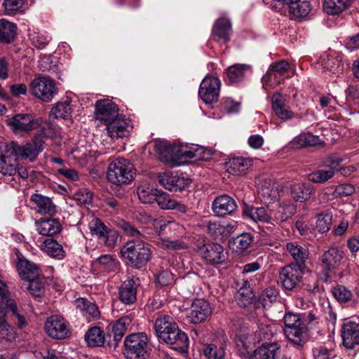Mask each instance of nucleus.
<instances>
[{
    "label": "nucleus",
    "mask_w": 359,
    "mask_h": 359,
    "mask_svg": "<svg viewBox=\"0 0 359 359\" xmlns=\"http://www.w3.org/2000/svg\"><path fill=\"white\" fill-rule=\"evenodd\" d=\"M43 142V137L37 136L34 138V144H27L22 147L14 142L2 145L0 147V172L4 175H15L19 165L18 155L23 158H29L32 161L41 149Z\"/></svg>",
    "instance_id": "1"
},
{
    "label": "nucleus",
    "mask_w": 359,
    "mask_h": 359,
    "mask_svg": "<svg viewBox=\"0 0 359 359\" xmlns=\"http://www.w3.org/2000/svg\"><path fill=\"white\" fill-rule=\"evenodd\" d=\"M155 330L158 338L167 344L175 345V348L184 352L188 347V337L182 332L177 324L169 316L156 319Z\"/></svg>",
    "instance_id": "2"
},
{
    "label": "nucleus",
    "mask_w": 359,
    "mask_h": 359,
    "mask_svg": "<svg viewBox=\"0 0 359 359\" xmlns=\"http://www.w3.org/2000/svg\"><path fill=\"white\" fill-rule=\"evenodd\" d=\"M16 304L11 298L6 285L0 281V338L12 341L15 338L14 328L8 325L7 318L8 313H15Z\"/></svg>",
    "instance_id": "3"
},
{
    "label": "nucleus",
    "mask_w": 359,
    "mask_h": 359,
    "mask_svg": "<svg viewBox=\"0 0 359 359\" xmlns=\"http://www.w3.org/2000/svg\"><path fill=\"white\" fill-rule=\"evenodd\" d=\"M135 175L133 165L123 158L111 163L107 170L108 180L117 185L130 182L134 179Z\"/></svg>",
    "instance_id": "4"
},
{
    "label": "nucleus",
    "mask_w": 359,
    "mask_h": 359,
    "mask_svg": "<svg viewBox=\"0 0 359 359\" xmlns=\"http://www.w3.org/2000/svg\"><path fill=\"white\" fill-rule=\"evenodd\" d=\"M121 253L131 265L137 268L144 264L149 260L150 255L148 248L144 243L138 241H128L121 249Z\"/></svg>",
    "instance_id": "5"
},
{
    "label": "nucleus",
    "mask_w": 359,
    "mask_h": 359,
    "mask_svg": "<svg viewBox=\"0 0 359 359\" xmlns=\"http://www.w3.org/2000/svg\"><path fill=\"white\" fill-rule=\"evenodd\" d=\"M125 354L130 359H145L147 351V337L144 334H133L126 339Z\"/></svg>",
    "instance_id": "6"
},
{
    "label": "nucleus",
    "mask_w": 359,
    "mask_h": 359,
    "mask_svg": "<svg viewBox=\"0 0 359 359\" xmlns=\"http://www.w3.org/2000/svg\"><path fill=\"white\" fill-rule=\"evenodd\" d=\"M8 125L15 134L28 133L39 126V120L34 119L29 114H16L7 121Z\"/></svg>",
    "instance_id": "7"
},
{
    "label": "nucleus",
    "mask_w": 359,
    "mask_h": 359,
    "mask_svg": "<svg viewBox=\"0 0 359 359\" xmlns=\"http://www.w3.org/2000/svg\"><path fill=\"white\" fill-rule=\"evenodd\" d=\"M120 116L121 114H118L117 105L111 100L106 99L97 102L96 118L104 122L105 125Z\"/></svg>",
    "instance_id": "8"
},
{
    "label": "nucleus",
    "mask_w": 359,
    "mask_h": 359,
    "mask_svg": "<svg viewBox=\"0 0 359 359\" xmlns=\"http://www.w3.org/2000/svg\"><path fill=\"white\" fill-rule=\"evenodd\" d=\"M287 188L291 198L299 203L306 202L314 193V187L311 184L303 181L292 182Z\"/></svg>",
    "instance_id": "9"
},
{
    "label": "nucleus",
    "mask_w": 359,
    "mask_h": 359,
    "mask_svg": "<svg viewBox=\"0 0 359 359\" xmlns=\"http://www.w3.org/2000/svg\"><path fill=\"white\" fill-rule=\"evenodd\" d=\"M302 273V264H291L282 269L280 278L283 286L287 290H291L300 282Z\"/></svg>",
    "instance_id": "10"
},
{
    "label": "nucleus",
    "mask_w": 359,
    "mask_h": 359,
    "mask_svg": "<svg viewBox=\"0 0 359 359\" xmlns=\"http://www.w3.org/2000/svg\"><path fill=\"white\" fill-rule=\"evenodd\" d=\"M321 65L323 69L334 74H339L344 70L343 55L341 53L330 50L321 56Z\"/></svg>",
    "instance_id": "11"
},
{
    "label": "nucleus",
    "mask_w": 359,
    "mask_h": 359,
    "mask_svg": "<svg viewBox=\"0 0 359 359\" xmlns=\"http://www.w3.org/2000/svg\"><path fill=\"white\" fill-rule=\"evenodd\" d=\"M45 329L48 334L54 339H62L69 334L65 320L57 316H53L48 318Z\"/></svg>",
    "instance_id": "12"
},
{
    "label": "nucleus",
    "mask_w": 359,
    "mask_h": 359,
    "mask_svg": "<svg viewBox=\"0 0 359 359\" xmlns=\"http://www.w3.org/2000/svg\"><path fill=\"white\" fill-rule=\"evenodd\" d=\"M180 145H170L161 142L156 144V149L161 161L172 165L180 163Z\"/></svg>",
    "instance_id": "13"
},
{
    "label": "nucleus",
    "mask_w": 359,
    "mask_h": 359,
    "mask_svg": "<svg viewBox=\"0 0 359 359\" xmlns=\"http://www.w3.org/2000/svg\"><path fill=\"white\" fill-rule=\"evenodd\" d=\"M200 252L205 259L212 264L222 263L226 259L223 247L216 243L204 245L201 248Z\"/></svg>",
    "instance_id": "14"
},
{
    "label": "nucleus",
    "mask_w": 359,
    "mask_h": 359,
    "mask_svg": "<svg viewBox=\"0 0 359 359\" xmlns=\"http://www.w3.org/2000/svg\"><path fill=\"white\" fill-rule=\"evenodd\" d=\"M341 337L343 344L346 348H355L359 345V325L352 322L344 324Z\"/></svg>",
    "instance_id": "15"
},
{
    "label": "nucleus",
    "mask_w": 359,
    "mask_h": 359,
    "mask_svg": "<svg viewBox=\"0 0 359 359\" xmlns=\"http://www.w3.org/2000/svg\"><path fill=\"white\" fill-rule=\"evenodd\" d=\"M231 34V23L226 18L218 19L212 28V36L217 42H227L230 40Z\"/></svg>",
    "instance_id": "16"
},
{
    "label": "nucleus",
    "mask_w": 359,
    "mask_h": 359,
    "mask_svg": "<svg viewBox=\"0 0 359 359\" xmlns=\"http://www.w3.org/2000/svg\"><path fill=\"white\" fill-rule=\"evenodd\" d=\"M257 194L264 203H269L276 197L273 181L265 177H259L256 180Z\"/></svg>",
    "instance_id": "17"
},
{
    "label": "nucleus",
    "mask_w": 359,
    "mask_h": 359,
    "mask_svg": "<svg viewBox=\"0 0 359 359\" xmlns=\"http://www.w3.org/2000/svg\"><path fill=\"white\" fill-rule=\"evenodd\" d=\"M297 327L285 328V334L294 344L303 346L308 339V330L305 323H298Z\"/></svg>",
    "instance_id": "18"
},
{
    "label": "nucleus",
    "mask_w": 359,
    "mask_h": 359,
    "mask_svg": "<svg viewBox=\"0 0 359 359\" xmlns=\"http://www.w3.org/2000/svg\"><path fill=\"white\" fill-rule=\"evenodd\" d=\"M109 136L112 139H118L128 135V123L121 115L117 118L106 124Z\"/></svg>",
    "instance_id": "19"
},
{
    "label": "nucleus",
    "mask_w": 359,
    "mask_h": 359,
    "mask_svg": "<svg viewBox=\"0 0 359 359\" xmlns=\"http://www.w3.org/2000/svg\"><path fill=\"white\" fill-rule=\"evenodd\" d=\"M251 66L246 64H236L229 67L225 72V81L229 84L239 83L243 81L246 72L250 71Z\"/></svg>",
    "instance_id": "20"
},
{
    "label": "nucleus",
    "mask_w": 359,
    "mask_h": 359,
    "mask_svg": "<svg viewBox=\"0 0 359 359\" xmlns=\"http://www.w3.org/2000/svg\"><path fill=\"white\" fill-rule=\"evenodd\" d=\"M210 312L211 309L208 302L204 299H196L192 304L191 320L194 323L204 321Z\"/></svg>",
    "instance_id": "21"
},
{
    "label": "nucleus",
    "mask_w": 359,
    "mask_h": 359,
    "mask_svg": "<svg viewBox=\"0 0 359 359\" xmlns=\"http://www.w3.org/2000/svg\"><path fill=\"white\" fill-rule=\"evenodd\" d=\"M280 353L276 344H266L256 349L249 359H278Z\"/></svg>",
    "instance_id": "22"
},
{
    "label": "nucleus",
    "mask_w": 359,
    "mask_h": 359,
    "mask_svg": "<svg viewBox=\"0 0 359 359\" xmlns=\"http://www.w3.org/2000/svg\"><path fill=\"white\" fill-rule=\"evenodd\" d=\"M212 208L217 215L223 216L233 212L236 208V205L231 197L224 195L215 200Z\"/></svg>",
    "instance_id": "23"
},
{
    "label": "nucleus",
    "mask_w": 359,
    "mask_h": 359,
    "mask_svg": "<svg viewBox=\"0 0 359 359\" xmlns=\"http://www.w3.org/2000/svg\"><path fill=\"white\" fill-rule=\"evenodd\" d=\"M353 3V0H323V10L328 15H339L347 10Z\"/></svg>",
    "instance_id": "24"
},
{
    "label": "nucleus",
    "mask_w": 359,
    "mask_h": 359,
    "mask_svg": "<svg viewBox=\"0 0 359 359\" xmlns=\"http://www.w3.org/2000/svg\"><path fill=\"white\" fill-rule=\"evenodd\" d=\"M17 25L6 19L0 20V42L10 43L16 37Z\"/></svg>",
    "instance_id": "25"
},
{
    "label": "nucleus",
    "mask_w": 359,
    "mask_h": 359,
    "mask_svg": "<svg viewBox=\"0 0 359 359\" xmlns=\"http://www.w3.org/2000/svg\"><path fill=\"white\" fill-rule=\"evenodd\" d=\"M2 7L5 15L14 16L28 9V0H4Z\"/></svg>",
    "instance_id": "26"
},
{
    "label": "nucleus",
    "mask_w": 359,
    "mask_h": 359,
    "mask_svg": "<svg viewBox=\"0 0 359 359\" xmlns=\"http://www.w3.org/2000/svg\"><path fill=\"white\" fill-rule=\"evenodd\" d=\"M160 191L154 189L148 182H142L137 188V195L140 200L144 203H151L156 201Z\"/></svg>",
    "instance_id": "27"
},
{
    "label": "nucleus",
    "mask_w": 359,
    "mask_h": 359,
    "mask_svg": "<svg viewBox=\"0 0 359 359\" xmlns=\"http://www.w3.org/2000/svg\"><path fill=\"white\" fill-rule=\"evenodd\" d=\"M227 171L234 175L245 174L246 170L252 165L250 159L243 158H233L227 163Z\"/></svg>",
    "instance_id": "28"
},
{
    "label": "nucleus",
    "mask_w": 359,
    "mask_h": 359,
    "mask_svg": "<svg viewBox=\"0 0 359 359\" xmlns=\"http://www.w3.org/2000/svg\"><path fill=\"white\" fill-rule=\"evenodd\" d=\"M37 226L39 233L46 236H53L61 229L60 223L54 219H41L38 222Z\"/></svg>",
    "instance_id": "29"
},
{
    "label": "nucleus",
    "mask_w": 359,
    "mask_h": 359,
    "mask_svg": "<svg viewBox=\"0 0 359 359\" xmlns=\"http://www.w3.org/2000/svg\"><path fill=\"white\" fill-rule=\"evenodd\" d=\"M292 147L295 149H301L305 147H313L316 145H324L318 137L310 133L301 134L291 142Z\"/></svg>",
    "instance_id": "30"
},
{
    "label": "nucleus",
    "mask_w": 359,
    "mask_h": 359,
    "mask_svg": "<svg viewBox=\"0 0 359 359\" xmlns=\"http://www.w3.org/2000/svg\"><path fill=\"white\" fill-rule=\"evenodd\" d=\"M136 286L135 282L130 280L125 282L120 289V299L126 304H133L136 300Z\"/></svg>",
    "instance_id": "31"
},
{
    "label": "nucleus",
    "mask_w": 359,
    "mask_h": 359,
    "mask_svg": "<svg viewBox=\"0 0 359 359\" xmlns=\"http://www.w3.org/2000/svg\"><path fill=\"white\" fill-rule=\"evenodd\" d=\"M18 269L20 277L25 280H33V277L40 273L36 265L23 259H19Z\"/></svg>",
    "instance_id": "32"
},
{
    "label": "nucleus",
    "mask_w": 359,
    "mask_h": 359,
    "mask_svg": "<svg viewBox=\"0 0 359 359\" xmlns=\"http://www.w3.org/2000/svg\"><path fill=\"white\" fill-rule=\"evenodd\" d=\"M269 67L271 68L272 71L275 72L284 80L286 78L293 76L295 74V68L294 65L290 64L285 60L273 62Z\"/></svg>",
    "instance_id": "33"
},
{
    "label": "nucleus",
    "mask_w": 359,
    "mask_h": 359,
    "mask_svg": "<svg viewBox=\"0 0 359 359\" xmlns=\"http://www.w3.org/2000/svg\"><path fill=\"white\" fill-rule=\"evenodd\" d=\"M311 11V5L309 1L299 0L298 4L293 5L287 12L292 18L301 20L306 18Z\"/></svg>",
    "instance_id": "34"
},
{
    "label": "nucleus",
    "mask_w": 359,
    "mask_h": 359,
    "mask_svg": "<svg viewBox=\"0 0 359 359\" xmlns=\"http://www.w3.org/2000/svg\"><path fill=\"white\" fill-rule=\"evenodd\" d=\"M31 200L37 205L41 214L52 215L55 212V206L49 198L36 194L32 196Z\"/></svg>",
    "instance_id": "35"
},
{
    "label": "nucleus",
    "mask_w": 359,
    "mask_h": 359,
    "mask_svg": "<svg viewBox=\"0 0 359 359\" xmlns=\"http://www.w3.org/2000/svg\"><path fill=\"white\" fill-rule=\"evenodd\" d=\"M252 242L251 236L248 233L242 234L229 242V248L235 253H241L246 250Z\"/></svg>",
    "instance_id": "36"
},
{
    "label": "nucleus",
    "mask_w": 359,
    "mask_h": 359,
    "mask_svg": "<svg viewBox=\"0 0 359 359\" xmlns=\"http://www.w3.org/2000/svg\"><path fill=\"white\" fill-rule=\"evenodd\" d=\"M243 214L255 222H270L272 212L269 215L264 208H252L246 207L243 210Z\"/></svg>",
    "instance_id": "37"
},
{
    "label": "nucleus",
    "mask_w": 359,
    "mask_h": 359,
    "mask_svg": "<svg viewBox=\"0 0 359 359\" xmlns=\"http://www.w3.org/2000/svg\"><path fill=\"white\" fill-rule=\"evenodd\" d=\"M85 339L89 346H101L104 343V337L97 327L90 328L86 334Z\"/></svg>",
    "instance_id": "38"
},
{
    "label": "nucleus",
    "mask_w": 359,
    "mask_h": 359,
    "mask_svg": "<svg viewBox=\"0 0 359 359\" xmlns=\"http://www.w3.org/2000/svg\"><path fill=\"white\" fill-rule=\"evenodd\" d=\"M29 87L31 90H52L57 88L55 81L49 76L35 77Z\"/></svg>",
    "instance_id": "39"
},
{
    "label": "nucleus",
    "mask_w": 359,
    "mask_h": 359,
    "mask_svg": "<svg viewBox=\"0 0 359 359\" xmlns=\"http://www.w3.org/2000/svg\"><path fill=\"white\" fill-rule=\"evenodd\" d=\"M156 201L163 209H177L180 212H185L187 210L184 205L177 203L164 194L160 193Z\"/></svg>",
    "instance_id": "40"
},
{
    "label": "nucleus",
    "mask_w": 359,
    "mask_h": 359,
    "mask_svg": "<svg viewBox=\"0 0 359 359\" xmlns=\"http://www.w3.org/2000/svg\"><path fill=\"white\" fill-rule=\"evenodd\" d=\"M29 283L28 290L36 297L41 296L45 286V277L40 273L33 277V280H27Z\"/></svg>",
    "instance_id": "41"
},
{
    "label": "nucleus",
    "mask_w": 359,
    "mask_h": 359,
    "mask_svg": "<svg viewBox=\"0 0 359 359\" xmlns=\"http://www.w3.org/2000/svg\"><path fill=\"white\" fill-rule=\"evenodd\" d=\"M341 259V255L337 248H330L324 253L322 262L327 269L335 268Z\"/></svg>",
    "instance_id": "42"
},
{
    "label": "nucleus",
    "mask_w": 359,
    "mask_h": 359,
    "mask_svg": "<svg viewBox=\"0 0 359 359\" xmlns=\"http://www.w3.org/2000/svg\"><path fill=\"white\" fill-rule=\"evenodd\" d=\"M210 154L205 151H201L197 150L196 151H192L189 150L187 147H183L180 145V163L186 162L188 159H191L193 158H198L203 160H207L209 158Z\"/></svg>",
    "instance_id": "43"
},
{
    "label": "nucleus",
    "mask_w": 359,
    "mask_h": 359,
    "mask_svg": "<svg viewBox=\"0 0 359 359\" xmlns=\"http://www.w3.org/2000/svg\"><path fill=\"white\" fill-rule=\"evenodd\" d=\"M284 79L278 76L275 72L272 71L271 68L269 67L266 73L264 76H263L262 79V82L263 83V87L276 88L278 85L281 83Z\"/></svg>",
    "instance_id": "44"
},
{
    "label": "nucleus",
    "mask_w": 359,
    "mask_h": 359,
    "mask_svg": "<svg viewBox=\"0 0 359 359\" xmlns=\"http://www.w3.org/2000/svg\"><path fill=\"white\" fill-rule=\"evenodd\" d=\"M42 250L51 257L62 256L63 253L62 246L53 238L46 239L42 245Z\"/></svg>",
    "instance_id": "45"
},
{
    "label": "nucleus",
    "mask_w": 359,
    "mask_h": 359,
    "mask_svg": "<svg viewBox=\"0 0 359 359\" xmlns=\"http://www.w3.org/2000/svg\"><path fill=\"white\" fill-rule=\"evenodd\" d=\"M131 323V318L128 316H124L120 318L113 326L114 340L118 341L121 340L125 331Z\"/></svg>",
    "instance_id": "46"
},
{
    "label": "nucleus",
    "mask_w": 359,
    "mask_h": 359,
    "mask_svg": "<svg viewBox=\"0 0 359 359\" xmlns=\"http://www.w3.org/2000/svg\"><path fill=\"white\" fill-rule=\"evenodd\" d=\"M334 175V170L332 168L328 170H319L308 175V180L314 183H324L331 179Z\"/></svg>",
    "instance_id": "47"
},
{
    "label": "nucleus",
    "mask_w": 359,
    "mask_h": 359,
    "mask_svg": "<svg viewBox=\"0 0 359 359\" xmlns=\"http://www.w3.org/2000/svg\"><path fill=\"white\" fill-rule=\"evenodd\" d=\"M89 228L92 236H97L102 240H104L108 228L98 219H93L89 224Z\"/></svg>",
    "instance_id": "48"
},
{
    "label": "nucleus",
    "mask_w": 359,
    "mask_h": 359,
    "mask_svg": "<svg viewBox=\"0 0 359 359\" xmlns=\"http://www.w3.org/2000/svg\"><path fill=\"white\" fill-rule=\"evenodd\" d=\"M76 306L81 310L85 311L90 316L97 318L100 316L97 307L93 303L88 302L85 299H78L76 300Z\"/></svg>",
    "instance_id": "49"
},
{
    "label": "nucleus",
    "mask_w": 359,
    "mask_h": 359,
    "mask_svg": "<svg viewBox=\"0 0 359 359\" xmlns=\"http://www.w3.org/2000/svg\"><path fill=\"white\" fill-rule=\"evenodd\" d=\"M287 250L296 260L298 264H302L307 257V253L302 247L293 243L287 245Z\"/></svg>",
    "instance_id": "50"
},
{
    "label": "nucleus",
    "mask_w": 359,
    "mask_h": 359,
    "mask_svg": "<svg viewBox=\"0 0 359 359\" xmlns=\"http://www.w3.org/2000/svg\"><path fill=\"white\" fill-rule=\"evenodd\" d=\"M203 355L208 359H224V350L222 347H217L214 344H208L203 350Z\"/></svg>",
    "instance_id": "51"
},
{
    "label": "nucleus",
    "mask_w": 359,
    "mask_h": 359,
    "mask_svg": "<svg viewBox=\"0 0 359 359\" xmlns=\"http://www.w3.org/2000/svg\"><path fill=\"white\" fill-rule=\"evenodd\" d=\"M221 81L213 75H207L201 81L199 90H220Z\"/></svg>",
    "instance_id": "52"
},
{
    "label": "nucleus",
    "mask_w": 359,
    "mask_h": 359,
    "mask_svg": "<svg viewBox=\"0 0 359 359\" xmlns=\"http://www.w3.org/2000/svg\"><path fill=\"white\" fill-rule=\"evenodd\" d=\"M29 39L32 45L39 49L44 48L50 41V38L48 35L39 32L30 34Z\"/></svg>",
    "instance_id": "53"
},
{
    "label": "nucleus",
    "mask_w": 359,
    "mask_h": 359,
    "mask_svg": "<svg viewBox=\"0 0 359 359\" xmlns=\"http://www.w3.org/2000/svg\"><path fill=\"white\" fill-rule=\"evenodd\" d=\"M39 68L42 72H51L56 74L59 73L60 69L57 65H53V60L50 56H43L39 61Z\"/></svg>",
    "instance_id": "54"
},
{
    "label": "nucleus",
    "mask_w": 359,
    "mask_h": 359,
    "mask_svg": "<svg viewBox=\"0 0 359 359\" xmlns=\"http://www.w3.org/2000/svg\"><path fill=\"white\" fill-rule=\"evenodd\" d=\"M333 295L339 301L341 302H346L352 297L351 292L346 287L340 285L334 288Z\"/></svg>",
    "instance_id": "55"
},
{
    "label": "nucleus",
    "mask_w": 359,
    "mask_h": 359,
    "mask_svg": "<svg viewBox=\"0 0 359 359\" xmlns=\"http://www.w3.org/2000/svg\"><path fill=\"white\" fill-rule=\"evenodd\" d=\"M70 108L69 104L66 102L58 103L56 107L53 108L51 111V116L55 118H66L69 114Z\"/></svg>",
    "instance_id": "56"
},
{
    "label": "nucleus",
    "mask_w": 359,
    "mask_h": 359,
    "mask_svg": "<svg viewBox=\"0 0 359 359\" xmlns=\"http://www.w3.org/2000/svg\"><path fill=\"white\" fill-rule=\"evenodd\" d=\"M299 0H274L273 9L276 12H286L293 5L298 4Z\"/></svg>",
    "instance_id": "57"
},
{
    "label": "nucleus",
    "mask_w": 359,
    "mask_h": 359,
    "mask_svg": "<svg viewBox=\"0 0 359 359\" xmlns=\"http://www.w3.org/2000/svg\"><path fill=\"white\" fill-rule=\"evenodd\" d=\"M332 217L329 214L318 215L317 220V228L320 231L324 233L330 229Z\"/></svg>",
    "instance_id": "58"
},
{
    "label": "nucleus",
    "mask_w": 359,
    "mask_h": 359,
    "mask_svg": "<svg viewBox=\"0 0 359 359\" xmlns=\"http://www.w3.org/2000/svg\"><path fill=\"white\" fill-rule=\"evenodd\" d=\"M157 178L158 183L163 186L165 189L172 190L174 188L175 175L165 173L163 175H158Z\"/></svg>",
    "instance_id": "59"
},
{
    "label": "nucleus",
    "mask_w": 359,
    "mask_h": 359,
    "mask_svg": "<svg viewBox=\"0 0 359 359\" xmlns=\"http://www.w3.org/2000/svg\"><path fill=\"white\" fill-rule=\"evenodd\" d=\"M276 296L277 292L274 288H267L260 296V301L262 302L263 306H266L268 303H272L275 302L276 299Z\"/></svg>",
    "instance_id": "60"
},
{
    "label": "nucleus",
    "mask_w": 359,
    "mask_h": 359,
    "mask_svg": "<svg viewBox=\"0 0 359 359\" xmlns=\"http://www.w3.org/2000/svg\"><path fill=\"white\" fill-rule=\"evenodd\" d=\"M355 191V188L353 185L345 184L336 187L333 194L337 197L340 196H351Z\"/></svg>",
    "instance_id": "61"
},
{
    "label": "nucleus",
    "mask_w": 359,
    "mask_h": 359,
    "mask_svg": "<svg viewBox=\"0 0 359 359\" xmlns=\"http://www.w3.org/2000/svg\"><path fill=\"white\" fill-rule=\"evenodd\" d=\"M285 328H292L294 327H297L298 323H303L298 316L288 313L285 315Z\"/></svg>",
    "instance_id": "62"
},
{
    "label": "nucleus",
    "mask_w": 359,
    "mask_h": 359,
    "mask_svg": "<svg viewBox=\"0 0 359 359\" xmlns=\"http://www.w3.org/2000/svg\"><path fill=\"white\" fill-rule=\"evenodd\" d=\"M172 280V275L168 271H163L157 275L156 283L161 286L169 285Z\"/></svg>",
    "instance_id": "63"
},
{
    "label": "nucleus",
    "mask_w": 359,
    "mask_h": 359,
    "mask_svg": "<svg viewBox=\"0 0 359 359\" xmlns=\"http://www.w3.org/2000/svg\"><path fill=\"white\" fill-rule=\"evenodd\" d=\"M273 109L276 115L283 120L290 118L292 116V112L289 111L286 104L281 107H275Z\"/></svg>",
    "instance_id": "64"
}]
</instances>
